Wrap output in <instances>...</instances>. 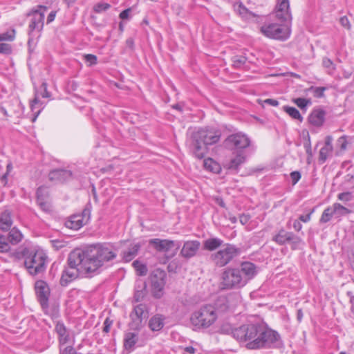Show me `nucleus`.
Masks as SVG:
<instances>
[{"label":"nucleus","mask_w":354,"mask_h":354,"mask_svg":"<svg viewBox=\"0 0 354 354\" xmlns=\"http://www.w3.org/2000/svg\"><path fill=\"white\" fill-rule=\"evenodd\" d=\"M220 330L225 334L232 333L237 340L247 342L246 347L249 349L281 348L283 345L278 332L261 322L248 323L236 328L225 324Z\"/></svg>","instance_id":"f257e3e1"},{"label":"nucleus","mask_w":354,"mask_h":354,"mask_svg":"<svg viewBox=\"0 0 354 354\" xmlns=\"http://www.w3.org/2000/svg\"><path fill=\"white\" fill-rule=\"evenodd\" d=\"M256 266L249 261H245L239 267L227 268L221 274L220 283L222 290L239 289L257 274Z\"/></svg>","instance_id":"f03ea898"},{"label":"nucleus","mask_w":354,"mask_h":354,"mask_svg":"<svg viewBox=\"0 0 354 354\" xmlns=\"http://www.w3.org/2000/svg\"><path fill=\"white\" fill-rule=\"evenodd\" d=\"M88 265L84 257L82 250L76 249L68 255L67 265L64 267L60 279V284L66 286L70 282L75 280L80 274L91 277L92 272L88 270Z\"/></svg>","instance_id":"7ed1b4c3"},{"label":"nucleus","mask_w":354,"mask_h":354,"mask_svg":"<svg viewBox=\"0 0 354 354\" xmlns=\"http://www.w3.org/2000/svg\"><path fill=\"white\" fill-rule=\"evenodd\" d=\"M221 133L214 128H202L192 132L191 148L194 156L198 159L205 158L208 152V146L217 143Z\"/></svg>","instance_id":"20e7f679"},{"label":"nucleus","mask_w":354,"mask_h":354,"mask_svg":"<svg viewBox=\"0 0 354 354\" xmlns=\"http://www.w3.org/2000/svg\"><path fill=\"white\" fill-rule=\"evenodd\" d=\"M228 306L225 297L219 298L215 303V306L205 305L192 313L190 322L196 330L207 328L212 326L217 319V312L227 310Z\"/></svg>","instance_id":"39448f33"},{"label":"nucleus","mask_w":354,"mask_h":354,"mask_svg":"<svg viewBox=\"0 0 354 354\" xmlns=\"http://www.w3.org/2000/svg\"><path fill=\"white\" fill-rule=\"evenodd\" d=\"M84 257L88 265V270L94 274L104 262H108L116 257L113 247L109 244L103 243L91 246L82 250Z\"/></svg>","instance_id":"423d86ee"},{"label":"nucleus","mask_w":354,"mask_h":354,"mask_svg":"<svg viewBox=\"0 0 354 354\" xmlns=\"http://www.w3.org/2000/svg\"><path fill=\"white\" fill-rule=\"evenodd\" d=\"M15 255L18 259H24V266L32 276L44 273L46 269V256L42 251L30 250L24 248L21 252H16Z\"/></svg>","instance_id":"0eeeda50"},{"label":"nucleus","mask_w":354,"mask_h":354,"mask_svg":"<svg viewBox=\"0 0 354 354\" xmlns=\"http://www.w3.org/2000/svg\"><path fill=\"white\" fill-rule=\"evenodd\" d=\"M261 32L266 37L281 41L286 40L290 35V26L287 23H270L261 27Z\"/></svg>","instance_id":"6e6552de"},{"label":"nucleus","mask_w":354,"mask_h":354,"mask_svg":"<svg viewBox=\"0 0 354 354\" xmlns=\"http://www.w3.org/2000/svg\"><path fill=\"white\" fill-rule=\"evenodd\" d=\"M224 246V248L212 254L210 256V259L218 267L226 266L241 253V249L234 245L227 243Z\"/></svg>","instance_id":"1a4fd4ad"},{"label":"nucleus","mask_w":354,"mask_h":354,"mask_svg":"<svg viewBox=\"0 0 354 354\" xmlns=\"http://www.w3.org/2000/svg\"><path fill=\"white\" fill-rule=\"evenodd\" d=\"M166 272L160 268L153 270L149 275V280L151 287L152 295L157 299H160L164 294V288L165 286Z\"/></svg>","instance_id":"9d476101"},{"label":"nucleus","mask_w":354,"mask_h":354,"mask_svg":"<svg viewBox=\"0 0 354 354\" xmlns=\"http://www.w3.org/2000/svg\"><path fill=\"white\" fill-rule=\"evenodd\" d=\"M250 145L249 138L241 133L230 135L224 141V145L230 150H236L237 153L243 152L242 150L248 147Z\"/></svg>","instance_id":"9b49d317"},{"label":"nucleus","mask_w":354,"mask_h":354,"mask_svg":"<svg viewBox=\"0 0 354 354\" xmlns=\"http://www.w3.org/2000/svg\"><path fill=\"white\" fill-rule=\"evenodd\" d=\"M272 241L279 245L290 244L292 250L298 248L299 245L302 243V239L295 235L292 232L286 231L283 228H281L278 232L272 237Z\"/></svg>","instance_id":"f8f14e48"},{"label":"nucleus","mask_w":354,"mask_h":354,"mask_svg":"<svg viewBox=\"0 0 354 354\" xmlns=\"http://www.w3.org/2000/svg\"><path fill=\"white\" fill-rule=\"evenodd\" d=\"M148 313L146 306L140 304L134 306L130 313L131 322L129 326L131 329L139 330L143 326V321L147 317Z\"/></svg>","instance_id":"ddd939ff"},{"label":"nucleus","mask_w":354,"mask_h":354,"mask_svg":"<svg viewBox=\"0 0 354 354\" xmlns=\"http://www.w3.org/2000/svg\"><path fill=\"white\" fill-rule=\"evenodd\" d=\"M38 9H32L27 14L28 16H32V19L29 24L30 32L37 30L38 32L42 30L44 21V12H41L43 9L44 11L47 10L45 6L39 5L37 6Z\"/></svg>","instance_id":"4468645a"},{"label":"nucleus","mask_w":354,"mask_h":354,"mask_svg":"<svg viewBox=\"0 0 354 354\" xmlns=\"http://www.w3.org/2000/svg\"><path fill=\"white\" fill-rule=\"evenodd\" d=\"M149 243L154 250L159 252L167 253L173 248L176 247L175 251L172 253L171 257L174 256L177 250L180 248V243L178 242L168 239H152L149 241Z\"/></svg>","instance_id":"2eb2a0df"},{"label":"nucleus","mask_w":354,"mask_h":354,"mask_svg":"<svg viewBox=\"0 0 354 354\" xmlns=\"http://www.w3.org/2000/svg\"><path fill=\"white\" fill-rule=\"evenodd\" d=\"M35 290L38 301L43 310L48 308V299L50 294V288L46 281H37L35 284Z\"/></svg>","instance_id":"dca6fc26"},{"label":"nucleus","mask_w":354,"mask_h":354,"mask_svg":"<svg viewBox=\"0 0 354 354\" xmlns=\"http://www.w3.org/2000/svg\"><path fill=\"white\" fill-rule=\"evenodd\" d=\"M275 16L281 23L290 24L292 15L288 0H282L276 7Z\"/></svg>","instance_id":"f3484780"},{"label":"nucleus","mask_w":354,"mask_h":354,"mask_svg":"<svg viewBox=\"0 0 354 354\" xmlns=\"http://www.w3.org/2000/svg\"><path fill=\"white\" fill-rule=\"evenodd\" d=\"M201 248V242L198 240L187 241L180 250V255L186 259L195 257Z\"/></svg>","instance_id":"a211bd4d"},{"label":"nucleus","mask_w":354,"mask_h":354,"mask_svg":"<svg viewBox=\"0 0 354 354\" xmlns=\"http://www.w3.org/2000/svg\"><path fill=\"white\" fill-rule=\"evenodd\" d=\"M326 111L322 109H314L308 118L309 123L315 127H321L325 122Z\"/></svg>","instance_id":"6ab92c4d"},{"label":"nucleus","mask_w":354,"mask_h":354,"mask_svg":"<svg viewBox=\"0 0 354 354\" xmlns=\"http://www.w3.org/2000/svg\"><path fill=\"white\" fill-rule=\"evenodd\" d=\"M333 140L331 136H327L325 138L324 146L320 149L319 153L318 161L320 164L324 163L327 158L332 155L333 150L332 145Z\"/></svg>","instance_id":"aec40b11"},{"label":"nucleus","mask_w":354,"mask_h":354,"mask_svg":"<svg viewBox=\"0 0 354 354\" xmlns=\"http://www.w3.org/2000/svg\"><path fill=\"white\" fill-rule=\"evenodd\" d=\"M72 172L66 169H55L51 171L48 174L50 181H57L64 183L71 178Z\"/></svg>","instance_id":"412c9836"},{"label":"nucleus","mask_w":354,"mask_h":354,"mask_svg":"<svg viewBox=\"0 0 354 354\" xmlns=\"http://www.w3.org/2000/svg\"><path fill=\"white\" fill-rule=\"evenodd\" d=\"M55 329L59 336V346L61 347L62 346L66 344L69 341L70 337L68 331L65 325L60 322H58L56 324Z\"/></svg>","instance_id":"4be33fe9"},{"label":"nucleus","mask_w":354,"mask_h":354,"mask_svg":"<svg viewBox=\"0 0 354 354\" xmlns=\"http://www.w3.org/2000/svg\"><path fill=\"white\" fill-rule=\"evenodd\" d=\"M142 244L140 242L131 244L126 250L122 252V259L125 262H129L138 254Z\"/></svg>","instance_id":"5701e85b"},{"label":"nucleus","mask_w":354,"mask_h":354,"mask_svg":"<svg viewBox=\"0 0 354 354\" xmlns=\"http://www.w3.org/2000/svg\"><path fill=\"white\" fill-rule=\"evenodd\" d=\"M85 224L82 216L77 214L71 216L65 223L66 227L75 230L80 229Z\"/></svg>","instance_id":"b1692460"},{"label":"nucleus","mask_w":354,"mask_h":354,"mask_svg":"<svg viewBox=\"0 0 354 354\" xmlns=\"http://www.w3.org/2000/svg\"><path fill=\"white\" fill-rule=\"evenodd\" d=\"M223 245V241L217 237L209 238L203 241V249L214 251Z\"/></svg>","instance_id":"393cba45"},{"label":"nucleus","mask_w":354,"mask_h":354,"mask_svg":"<svg viewBox=\"0 0 354 354\" xmlns=\"http://www.w3.org/2000/svg\"><path fill=\"white\" fill-rule=\"evenodd\" d=\"M12 225L11 214L8 210L3 212L0 215V229L3 231H8Z\"/></svg>","instance_id":"a878e982"},{"label":"nucleus","mask_w":354,"mask_h":354,"mask_svg":"<svg viewBox=\"0 0 354 354\" xmlns=\"http://www.w3.org/2000/svg\"><path fill=\"white\" fill-rule=\"evenodd\" d=\"M164 317L160 315L153 316L149 322V327L153 331H159L164 326Z\"/></svg>","instance_id":"bb28decb"},{"label":"nucleus","mask_w":354,"mask_h":354,"mask_svg":"<svg viewBox=\"0 0 354 354\" xmlns=\"http://www.w3.org/2000/svg\"><path fill=\"white\" fill-rule=\"evenodd\" d=\"M147 294V284L145 282L140 281L136 283L133 299L139 302L143 299Z\"/></svg>","instance_id":"cd10ccee"},{"label":"nucleus","mask_w":354,"mask_h":354,"mask_svg":"<svg viewBox=\"0 0 354 354\" xmlns=\"http://www.w3.org/2000/svg\"><path fill=\"white\" fill-rule=\"evenodd\" d=\"M245 160V157L243 152L237 153L236 156L226 163L225 167L228 169H237L239 167Z\"/></svg>","instance_id":"c85d7f7f"},{"label":"nucleus","mask_w":354,"mask_h":354,"mask_svg":"<svg viewBox=\"0 0 354 354\" xmlns=\"http://www.w3.org/2000/svg\"><path fill=\"white\" fill-rule=\"evenodd\" d=\"M138 340V334L136 333H127L124 338V348L126 350H131Z\"/></svg>","instance_id":"c756f323"},{"label":"nucleus","mask_w":354,"mask_h":354,"mask_svg":"<svg viewBox=\"0 0 354 354\" xmlns=\"http://www.w3.org/2000/svg\"><path fill=\"white\" fill-rule=\"evenodd\" d=\"M6 237L10 244L17 245L21 241L23 235L16 227H13Z\"/></svg>","instance_id":"7c9ffc66"},{"label":"nucleus","mask_w":354,"mask_h":354,"mask_svg":"<svg viewBox=\"0 0 354 354\" xmlns=\"http://www.w3.org/2000/svg\"><path fill=\"white\" fill-rule=\"evenodd\" d=\"M283 110L286 113H288L292 118L298 120L300 122L303 121V117L296 108L289 106H284L283 107Z\"/></svg>","instance_id":"2f4dec72"},{"label":"nucleus","mask_w":354,"mask_h":354,"mask_svg":"<svg viewBox=\"0 0 354 354\" xmlns=\"http://www.w3.org/2000/svg\"><path fill=\"white\" fill-rule=\"evenodd\" d=\"M334 214H335L333 212L332 207H328L327 208H326L324 210V212L321 216V218L319 219V223H326L329 222L331 220V218H333Z\"/></svg>","instance_id":"473e14b6"},{"label":"nucleus","mask_w":354,"mask_h":354,"mask_svg":"<svg viewBox=\"0 0 354 354\" xmlns=\"http://www.w3.org/2000/svg\"><path fill=\"white\" fill-rule=\"evenodd\" d=\"M204 166L207 169L216 174L218 173L221 169L219 165L212 158L205 160Z\"/></svg>","instance_id":"72a5a7b5"},{"label":"nucleus","mask_w":354,"mask_h":354,"mask_svg":"<svg viewBox=\"0 0 354 354\" xmlns=\"http://www.w3.org/2000/svg\"><path fill=\"white\" fill-rule=\"evenodd\" d=\"M133 266L138 276H145L147 274L148 269L145 264H143L136 260L133 262Z\"/></svg>","instance_id":"f704fd0d"},{"label":"nucleus","mask_w":354,"mask_h":354,"mask_svg":"<svg viewBox=\"0 0 354 354\" xmlns=\"http://www.w3.org/2000/svg\"><path fill=\"white\" fill-rule=\"evenodd\" d=\"M292 102L301 110L306 109L308 105H310L312 102L310 99H306L303 97L295 98Z\"/></svg>","instance_id":"c9c22d12"},{"label":"nucleus","mask_w":354,"mask_h":354,"mask_svg":"<svg viewBox=\"0 0 354 354\" xmlns=\"http://www.w3.org/2000/svg\"><path fill=\"white\" fill-rule=\"evenodd\" d=\"M37 201L46 200L48 198L49 194L46 187L41 186L37 188L36 192Z\"/></svg>","instance_id":"e433bc0d"},{"label":"nucleus","mask_w":354,"mask_h":354,"mask_svg":"<svg viewBox=\"0 0 354 354\" xmlns=\"http://www.w3.org/2000/svg\"><path fill=\"white\" fill-rule=\"evenodd\" d=\"M10 250V243L7 237L0 234V252H8Z\"/></svg>","instance_id":"4c0bfd02"},{"label":"nucleus","mask_w":354,"mask_h":354,"mask_svg":"<svg viewBox=\"0 0 354 354\" xmlns=\"http://www.w3.org/2000/svg\"><path fill=\"white\" fill-rule=\"evenodd\" d=\"M246 57L241 55H235L232 58V66L236 68H239L246 62Z\"/></svg>","instance_id":"58836bf2"},{"label":"nucleus","mask_w":354,"mask_h":354,"mask_svg":"<svg viewBox=\"0 0 354 354\" xmlns=\"http://www.w3.org/2000/svg\"><path fill=\"white\" fill-rule=\"evenodd\" d=\"M16 31L15 29H11L9 31L0 34V41H12L15 39Z\"/></svg>","instance_id":"ea45409f"},{"label":"nucleus","mask_w":354,"mask_h":354,"mask_svg":"<svg viewBox=\"0 0 354 354\" xmlns=\"http://www.w3.org/2000/svg\"><path fill=\"white\" fill-rule=\"evenodd\" d=\"M333 212L335 214H337L339 216L346 215L350 213V210L347 209L346 207L342 206L339 203H335L333 206L332 207Z\"/></svg>","instance_id":"a19ab883"},{"label":"nucleus","mask_w":354,"mask_h":354,"mask_svg":"<svg viewBox=\"0 0 354 354\" xmlns=\"http://www.w3.org/2000/svg\"><path fill=\"white\" fill-rule=\"evenodd\" d=\"M322 64L324 68L328 69V73L332 75L335 70V65L333 62V61L328 58L324 57L322 60Z\"/></svg>","instance_id":"79ce46f5"},{"label":"nucleus","mask_w":354,"mask_h":354,"mask_svg":"<svg viewBox=\"0 0 354 354\" xmlns=\"http://www.w3.org/2000/svg\"><path fill=\"white\" fill-rule=\"evenodd\" d=\"M111 6L109 3H108L100 2V3H96L93 6V10L95 13H101L102 12H105L107 10H109L111 8Z\"/></svg>","instance_id":"37998d69"},{"label":"nucleus","mask_w":354,"mask_h":354,"mask_svg":"<svg viewBox=\"0 0 354 354\" xmlns=\"http://www.w3.org/2000/svg\"><path fill=\"white\" fill-rule=\"evenodd\" d=\"M343 185L347 188H354V174H347L344 178Z\"/></svg>","instance_id":"c03bdc74"},{"label":"nucleus","mask_w":354,"mask_h":354,"mask_svg":"<svg viewBox=\"0 0 354 354\" xmlns=\"http://www.w3.org/2000/svg\"><path fill=\"white\" fill-rule=\"evenodd\" d=\"M310 90L313 91L314 97L321 98L324 96V91L326 90V87H313L311 86Z\"/></svg>","instance_id":"a18cd8bd"},{"label":"nucleus","mask_w":354,"mask_h":354,"mask_svg":"<svg viewBox=\"0 0 354 354\" xmlns=\"http://www.w3.org/2000/svg\"><path fill=\"white\" fill-rule=\"evenodd\" d=\"M12 53V46L9 44L0 41V54L10 55Z\"/></svg>","instance_id":"49530a36"},{"label":"nucleus","mask_w":354,"mask_h":354,"mask_svg":"<svg viewBox=\"0 0 354 354\" xmlns=\"http://www.w3.org/2000/svg\"><path fill=\"white\" fill-rule=\"evenodd\" d=\"M37 203L38 205L40 207V208L43 211H44V212H49V211H50V205L48 202V199L37 201Z\"/></svg>","instance_id":"de8ad7c7"},{"label":"nucleus","mask_w":354,"mask_h":354,"mask_svg":"<svg viewBox=\"0 0 354 354\" xmlns=\"http://www.w3.org/2000/svg\"><path fill=\"white\" fill-rule=\"evenodd\" d=\"M347 140L346 136H343L338 138L337 140V146L339 147L342 151H344L347 147Z\"/></svg>","instance_id":"09e8293b"},{"label":"nucleus","mask_w":354,"mask_h":354,"mask_svg":"<svg viewBox=\"0 0 354 354\" xmlns=\"http://www.w3.org/2000/svg\"><path fill=\"white\" fill-rule=\"evenodd\" d=\"M304 147L306 149V152L308 156H312V149H311V143L310 140V136L308 133H307V140L304 143Z\"/></svg>","instance_id":"8fccbe9b"},{"label":"nucleus","mask_w":354,"mask_h":354,"mask_svg":"<svg viewBox=\"0 0 354 354\" xmlns=\"http://www.w3.org/2000/svg\"><path fill=\"white\" fill-rule=\"evenodd\" d=\"M337 198L339 200L342 201H349L352 198V195L351 192H342L338 194Z\"/></svg>","instance_id":"3c124183"},{"label":"nucleus","mask_w":354,"mask_h":354,"mask_svg":"<svg viewBox=\"0 0 354 354\" xmlns=\"http://www.w3.org/2000/svg\"><path fill=\"white\" fill-rule=\"evenodd\" d=\"M301 176L299 171H295L290 173V178L293 185L297 183Z\"/></svg>","instance_id":"603ef678"},{"label":"nucleus","mask_w":354,"mask_h":354,"mask_svg":"<svg viewBox=\"0 0 354 354\" xmlns=\"http://www.w3.org/2000/svg\"><path fill=\"white\" fill-rule=\"evenodd\" d=\"M84 59L86 62H89L90 65H94L97 64V57L92 54H86L84 55Z\"/></svg>","instance_id":"864d4df0"},{"label":"nucleus","mask_w":354,"mask_h":354,"mask_svg":"<svg viewBox=\"0 0 354 354\" xmlns=\"http://www.w3.org/2000/svg\"><path fill=\"white\" fill-rule=\"evenodd\" d=\"M339 22L343 27L346 28V29H350L351 24L348 19L346 16L342 17L339 19Z\"/></svg>","instance_id":"5fc2aeb1"},{"label":"nucleus","mask_w":354,"mask_h":354,"mask_svg":"<svg viewBox=\"0 0 354 354\" xmlns=\"http://www.w3.org/2000/svg\"><path fill=\"white\" fill-rule=\"evenodd\" d=\"M77 352L74 350L71 346H66L65 348L62 350L60 348V354H76Z\"/></svg>","instance_id":"6e6d98bb"},{"label":"nucleus","mask_w":354,"mask_h":354,"mask_svg":"<svg viewBox=\"0 0 354 354\" xmlns=\"http://www.w3.org/2000/svg\"><path fill=\"white\" fill-rule=\"evenodd\" d=\"M314 209H313L308 214L306 215H300L299 217V220L304 222L307 223L311 218V214L313 213Z\"/></svg>","instance_id":"4d7b16f0"},{"label":"nucleus","mask_w":354,"mask_h":354,"mask_svg":"<svg viewBox=\"0 0 354 354\" xmlns=\"http://www.w3.org/2000/svg\"><path fill=\"white\" fill-rule=\"evenodd\" d=\"M112 320H110L109 318H106L104 322L103 332L109 333L110 330L111 326L112 325Z\"/></svg>","instance_id":"13d9d810"},{"label":"nucleus","mask_w":354,"mask_h":354,"mask_svg":"<svg viewBox=\"0 0 354 354\" xmlns=\"http://www.w3.org/2000/svg\"><path fill=\"white\" fill-rule=\"evenodd\" d=\"M131 10V8H127V9L123 10L122 12H121L120 14V18L122 20L128 19Z\"/></svg>","instance_id":"bf43d9fd"},{"label":"nucleus","mask_w":354,"mask_h":354,"mask_svg":"<svg viewBox=\"0 0 354 354\" xmlns=\"http://www.w3.org/2000/svg\"><path fill=\"white\" fill-rule=\"evenodd\" d=\"M41 88H43V93H41V96L43 97H49L50 93L47 91V84L46 82H43L41 86Z\"/></svg>","instance_id":"052dcab7"},{"label":"nucleus","mask_w":354,"mask_h":354,"mask_svg":"<svg viewBox=\"0 0 354 354\" xmlns=\"http://www.w3.org/2000/svg\"><path fill=\"white\" fill-rule=\"evenodd\" d=\"M81 216L84 218V221H85V223H86L90 218V210L88 209H84L82 211V214H80Z\"/></svg>","instance_id":"680f3d73"},{"label":"nucleus","mask_w":354,"mask_h":354,"mask_svg":"<svg viewBox=\"0 0 354 354\" xmlns=\"http://www.w3.org/2000/svg\"><path fill=\"white\" fill-rule=\"evenodd\" d=\"M56 16V11H51L47 17V24H50L54 21Z\"/></svg>","instance_id":"e2e57ef3"},{"label":"nucleus","mask_w":354,"mask_h":354,"mask_svg":"<svg viewBox=\"0 0 354 354\" xmlns=\"http://www.w3.org/2000/svg\"><path fill=\"white\" fill-rule=\"evenodd\" d=\"M264 102L266 104H268L269 105H271V106H277L279 105V102L276 100H273V99H266Z\"/></svg>","instance_id":"0e129e2a"},{"label":"nucleus","mask_w":354,"mask_h":354,"mask_svg":"<svg viewBox=\"0 0 354 354\" xmlns=\"http://www.w3.org/2000/svg\"><path fill=\"white\" fill-rule=\"evenodd\" d=\"M293 227L297 232H299L302 228V225L299 221L295 220L293 223Z\"/></svg>","instance_id":"69168bd1"},{"label":"nucleus","mask_w":354,"mask_h":354,"mask_svg":"<svg viewBox=\"0 0 354 354\" xmlns=\"http://www.w3.org/2000/svg\"><path fill=\"white\" fill-rule=\"evenodd\" d=\"M185 351L194 354L196 352V348H194L193 346H187L184 348Z\"/></svg>","instance_id":"338daca9"},{"label":"nucleus","mask_w":354,"mask_h":354,"mask_svg":"<svg viewBox=\"0 0 354 354\" xmlns=\"http://www.w3.org/2000/svg\"><path fill=\"white\" fill-rule=\"evenodd\" d=\"M126 44L129 48L132 49L134 45L133 39L132 38L127 39L126 41Z\"/></svg>","instance_id":"774afa93"}]
</instances>
